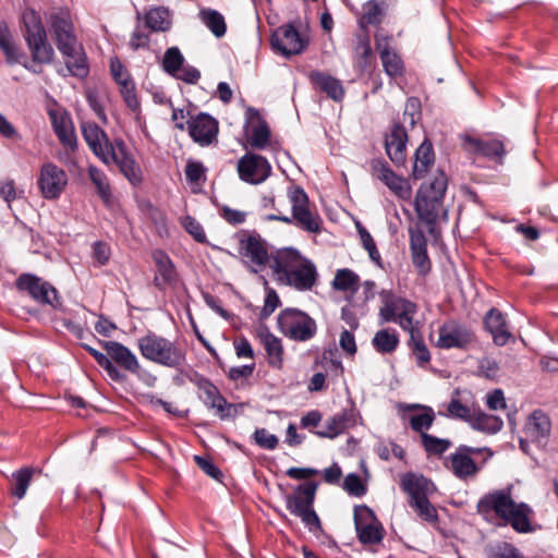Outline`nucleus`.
Here are the masks:
<instances>
[{
	"label": "nucleus",
	"instance_id": "31",
	"mask_svg": "<svg viewBox=\"0 0 558 558\" xmlns=\"http://www.w3.org/2000/svg\"><path fill=\"white\" fill-rule=\"evenodd\" d=\"M485 329L492 335L496 345H505L511 338L502 313L497 308H490L484 317Z\"/></svg>",
	"mask_w": 558,
	"mask_h": 558
},
{
	"label": "nucleus",
	"instance_id": "3",
	"mask_svg": "<svg viewBox=\"0 0 558 558\" xmlns=\"http://www.w3.org/2000/svg\"><path fill=\"white\" fill-rule=\"evenodd\" d=\"M476 511L486 521L497 517L509 524L518 533H530L533 531L531 515L533 510L524 502L517 504L510 489H498L485 494L476 505Z\"/></svg>",
	"mask_w": 558,
	"mask_h": 558
},
{
	"label": "nucleus",
	"instance_id": "8",
	"mask_svg": "<svg viewBox=\"0 0 558 558\" xmlns=\"http://www.w3.org/2000/svg\"><path fill=\"white\" fill-rule=\"evenodd\" d=\"M317 484L306 482L299 485L293 494L286 497V507L291 514L301 519L310 532L317 533L323 530L320 520L314 510Z\"/></svg>",
	"mask_w": 558,
	"mask_h": 558
},
{
	"label": "nucleus",
	"instance_id": "28",
	"mask_svg": "<svg viewBox=\"0 0 558 558\" xmlns=\"http://www.w3.org/2000/svg\"><path fill=\"white\" fill-rule=\"evenodd\" d=\"M357 417L353 409L344 410L332 417H329L324 425V428L314 432L320 438H336L349 428L356 425Z\"/></svg>",
	"mask_w": 558,
	"mask_h": 558
},
{
	"label": "nucleus",
	"instance_id": "63",
	"mask_svg": "<svg viewBox=\"0 0 558 558\" xmlns=\"http://www.w3.org/2000/svg\"><path fill=\"white\" fill-rule=\"evenodd\" d=\"M205 167L201 161L189 160L185 166V178L190 183H199L205 175Z\"/></svg>",
	"mask_w": 558,
	"mask_h": 558
},
{
	"label": "nucleus",
	"instance_id": "13",
	"mask_svg": "<svg viewBox=\"0 0 558 558\" xmlns=\"http://www.w3.org/2000/svg\"><path fill=\"white\" fill-rule=\"evenodd\" d=\"M369 174L385 184L400 199H411L412 187L409 180L398 175L384 158H373L369 161Z\"/></svg>",
	"mask_w": 558,
	"mask_h": 558
},
{
	"label": "nucleus",
	"instance_id": "53",
	"mask_svg": "<svg viewBox=\"0 0 558 558\" xmlns=\"http://www.w3.org/2000/svg\"><path fill=\"white\" fill-rule=\"evenodd\" d=\"M410 333V347L413 351V354L417 361L418 365L427 364L430 361V353L427 349L423 337L418 330V327L409 331Z\"/></svg>",
	"mask_w": 558,
	"mask_h": 558
},
{
	"label": "nucleus",
	"instance_id": "54",
	"mask_svg": "<svg viewBox=\"0 0 558 558\" xmlns=\"http://www.w3.org/2000/svg\"><path fill=\"white\" fill-rule=\"evenodd\" d=\"M184 63V57L181 50L177 47H170L166 50L162 60V70L170 76H175L180 72Z\"/></svg>",
	"mask_w": 558,
	"mask_h": 558
},
{
	"label": "nucleus",
	"instance_id": "23",
	"mask_svg": "<svg viewBox=\"0 0 558 558\" xmlns=\"http://www.w3.org/2000/svg\"><path fill=\"white\" fill-rule=\"evenodd\" d=\"M151 259L156 266L155 287L160 291L174 288L179 282V274L169 255L162 250H154Z\"/></svg>",
	"mask_w": 558,
	"mask_h": 558
},
{
	"label": "nucleus",
	"instance_id": "22",
	"mask_svg": "<svg viewBox=\"0 0 558 558\" xmlns=\"http://www.w3.org/2000/svg\"><path fill=\"white\" fill-rule=\"evenodd\" d=\"M461 140L464 149L469 153L483 156L498 163H502L507 154L504 142L498 138L484 140L465 134L461 136Z\"/></svg>",
	"mask_w": 558,
	"mask_h": 558
},
{
	"label": "nucleus",
	"instance_id": "11",
	"mask_svg": "<svg viewBox=\"0 0 558 558\" xmlns=\"http://www.w3.org/2000/svg\"><path fill=\"white\" fill-rule=\"evenodd\" d=\"M277 324L284 337L298 342L310 341L317 333L315 319L294 307L282 310L277 317Z\"/></svg>",
	"mask_w": 558,
	"mask_h": 558
},
{
	"label": "nucleus",
	"instance_id": "18",
	"mask_svg": "<svg viewBox=\"0 0 558 558\" xmlns=\"http://www.w3.org/2000/svg\"><path fill=\"white\" fill-rule=\"evenodd\" d=\"M446 191L447 175L442 170H438L429 182L421 184L414 198L413 209H437L441 207Z\"/></svg>",
	"mask_w": 558,
	"mask_h": 558
},
{
	"label": "nucleus",
	"instance_id": "41",
	"mask_svg": "<svg viewBox=\"0 0 558 558\" xmlns=\"http://www.w3.org/2000/svg\"><path fill=\"white\" fill-rule=\"evenodd\" d=\"M399 335L396 330L380 329L373 339L372 345L380 354H389L396 351L399 345Z\"/></svg>",
	"mask_w": 558,
	"mask_h": 558
},
{
	"label": "nucleus",
	"instance_id": "55",
	"mask_svg": "<svg viewBox=\"0 0 558 558\" xmlns=\"http://www.w3.org/2000/svg\"><path fill=\"white\" fill-rule=\"evenodd\" d=\"M182 227L198 243H207V236L203 226L193 217L186 215L182 218Z\"/></svg>",
	"mask_w": 558,
	"mask_h": 558
},
{
	"label": "nucleus",
	"instance_id": "62",
	"mask_svg": "<svg viewBox=\"0 0 558 558\" xmlns=\"http://www.w3.org/2000/svg\"><path fill=\"white\" fill-rule=\"evenodd\" d=\"M110 74L116 82V84H120L123 80H132V75L129 70L125 68L123 62L118 57H112L109 62Z\"/></svg>",
	"mask_w": 558,
	"mask_h": 558
},
{
	"label": "nucleus",
	"instance_id": "12",
	"mask_svg": "<svg viewBox=\"0 0 558 558\" xmlns=\"http://www.w3.org/2000/svg\"><path fill=\"white\" fill-rule=\"evenodd\" d=\"M271 48L286 57L291 58L306 50L308 39L303 37L293 23L277 27L269 38Z\"/></svg>",
	"mask_w": 558,
	"mask_h": 558
},
{
	"label": "nucleus",
	"instance_id": "56",
	"mask_svg": "<svg viewBox=\"0 0 558 558\" xmlns=\"http://www.w3.org/2000/svg\"><path fill=\"white\" fill-rule=\"evenodd\" d=\"M488 558H525L519 550L510 543H499L488 549Z\"/></svg>",
	"mask_w": 558,
	"mask_h": 558
},
{
	"label": "nucleus",
	"instance_id": "33",
	"mask_svg": "<svg viewBox=\"0 0 558 558\" xmlns=\"http://www.w3.org/2000/svg\"><path fill=\"white\" fill-rule=\"evenodd\" d=\"M70 74L77 78H85L89 74V64L87 54L82 45L75 44L71 46V50L61 53Z\"/></svg>",
	"mask_w": 558,
	"mask_h": 558
},
{
	"label": "nucleus",
	"instance_id": "37",
	"mask_svg": "<svg viewBox=\"0 0 558 558\" xmlns=\"http://www.w3.org/2000/svg\"><path fill=\"white\" fill-rule=\"evenodd\" d=\"M376 48L379 51L386 75L392 80L402 76L404 74V62L402 58L387 44L383 46L378 39L376 40Z\"/></svg>",
	"mask_w": 558,
	"mask_h": 558
},
{
	"label": "nucleus",
	"instance_id": "59",
	"mask_svg": "<svg viewBox=\"0 0 558 558\" xmlns=\"http://www.w3.org/2000/svg\"><path fill=\"white\" fill-rule=\"evenodd\" d=\"M415 215L417 217V222L414 230H422L424 232V229H426L429 233L435 232V225L436 220L438 218V211H415Z\"/></svg>",
	"mask_w": 558,
	"mask_h": 558
},
{
	"label": "nucleus",
	"instance_id": "43",
	"mask_svg": "<svg viewBox=\"0 0 558 558\" xmlns=\"http://www.w3.org/2000/svg\"><path fill=\"white\" fill-rule=\"evenodd\" d=\"M199 19L217 38H221L226 35L227 24L223 15L219 11L214 9H202L199 12Z\"/></svg>",
	"mask_w": 558,
	"mask_h": 558
},
{
	"label": "nucleus",
	"instance_id": "46",
	"mask_svg": "<svg viewBox=\"0 0 558 558\" xmlns=\"http://www.w3.org/2000/svg\"><path fill=\"white\" fill-rule=\"evenodd\" d=\"M384 11L377 0H368L363 4V14L359 20V26L367 33V26H377L381 23Z\"/></svg>",
	"mask_w": 558,
	"mask_h": 558
},
{
	"label": "nucleus",
	"instance_id": "29",
	"mask_svg": "<svg viewBox=\"0 0 558 558\" xmlns=\"http://www.w3.org/2000/svg\"><path fill=\"white\" fill-rule=\"evenodd\" d=\"M410 248L412 262L420 275L429 272L432 264L427 254V240L422 230L410 227Z\"/></svg>",
	"mask_w": 558,
	"mask_h": 558
},
{
	"label": "nucleus",
	"instance_id": "51",
	"mask_svg": "<svg viewBox=\"0 0 558 558\" xmlns=\"http://www.w3.org/2000/svg\"><path fill=\"white\" fill-rule=\"evenodd\" d=\"M83 347L95 359L98 365L101 366L107 372L108 376L112 380L121 381L124 379V375L110 361L108 354H105L87 344H84Z\"/></svg>",
	"mask_w": 558,
	"mask_h": 558
},
{
	"label": "nucleus",
	"instance_id": "52",
	"mask_svg": "<svg viewBox=\"0 0 558 558\" xmlns=\"http://www.w3.org/2000/svg\"><path fill=\"white\" fill-rule=\"evenodd\" d=\"M421 441L427 456L441 457L452 446L451 440L438 438L430 434H423Z\"/></svg>",
	"mask_w": 558,
	"mask_h": 558
},
{
	"label": "nucleus",
	"instance_id": "26",
	"mask_svg": "<svg viewBox=\"0 0 558 558\" xmlns=\"http://www.w3.org/2000/svg\"><path fill=\"white\" fill-rule=\"evenodd\" d=\"M551 432L549 416L542 410L533 411L525 423L524 433L526 437L539 446H546Z\"/></svg>",
	"mask_w": 558,
	"mask_h": 558
},
{
	"label": "nucleus",
	"instance_id": "44",
	"mask_svg": "<svg viewBox=\"0 0 558 558\" xmlns=\"http://www.w3.org/2000/svg\"><path fill=\"white\" fill-rule=\"evenodd\" d=\"M335 290L355 293L359 290L360 277L349 268L338 269L331 282Z\"/></svg>",
	"mask_w": 558,
	"mask_h": 558
},
{
	"label": "nucleus",
	"instance_id": "35",
	"mask_svg": "<svg viewBox=\"0 0 558 558\" xmlns=\"http://www.w3.org/2000/svg\"><path fill=\"white\" fill-rule=\"evenodd\" d=\"M254 119L258 120V125L254 126L252 130L250 144L256 149H264L270 141V129L267 122L260 117L259 111L253 107H248L246 109L245 126Z\"/></svg>",
	"mask_w": 558,
	"mask_h": 558
},
{
	"label": "nucleus",
	"instance_id": "49",
	"mask_svg": "<svg viewBox=\"0 0 558 558\" xmlns=\"http://www.w3.org/2000/svg\"><path fill=\"white\" fill-rule=\"evenodd\" d=\"M117 85L119 86V92L125 106L134 113L141 112V101L137 96L136 84L134 80L126 78Z\"/></svg>",
	"mask_w": 558,
	"mask_h": 558
},
{
	"label": "nucleus",
	"instance_id": "15",
	"mask_svg": "<svg viewBox=\"0 0 558 558\" xmlns=\"http://www.w3.org/2000/svg\"><path fill=\"white\" fill-rule=\"evenodd\" d=\"M187 125L189 135L202 147L210 146L217 142L219 124L217 119L207 112H199L191 117L185 123L175 122V128L183 131Z\"/></svg>",
	"mask_w": 558,
	"mask_h": 558
},
{
	"label": "nucleus",
	"instance_id": "30",
	"mask_svg": "<svg viewBox=\"0 0 558 558\" xmlns=\"http://www.w3.org/2000/svg\"><path fill=\"white\" fill-rule=\"evenodd\" d=\"M435 163V151L429 138H424L414 153L411 178L423 179Z\"/></svg>",
	"mask_w": 558,
	"mask_h": 558
},
{
	"label": "nucleus",
	"instance_id": "6",
	"mask_svg": "<svg viewBox=\"0 0 558 558\" xmlns=\"http://www.w3.org/2000/svg\"><path fill=\"white\" fill-rule=\"evenodd\" d=\"M24 24L23 37L34 63L49 64L53 61L54 50L48 41L47 32L40 15L34 9H27L22 14Z\"/></svg>",
	"mask_w": 558,
	"mask_h": 558
},
{
	"label": "nucleus",
	"instance_id": "32",
	"mask_svg": "<svg viewBox=\"0 0 558 558\" xmlns=\"http://www.w3.org/2000/svg\"><path fill=\"white\" fill-rule=\"evenodd\" d=\"M257 337L264 345L269 365L280 368L283 363V345L281 339L271 333L267 327H259Z\"/></svg>",
	"mask_w": 558,
	"mask_h": 558
},
{
	"label": "nucleus",
	"instance_id": "39",
	"mask_svg": "<svg viewBox=\"0 0 558 558\" xmlns=\"http://www.w3.org/2000/svg\"><path fill=\"white\" fill-rule=\"evenodd\" d=\"M410 408L418 411L408 416L411 428L420 433L421 437L423 434H428L427 430L433 426L435 421L434 410L430 407L420 404H413Z\"/></svg>",
	"mask_w": 558,
	"mask_h": 558
},
{
	"label": "nucleus",
	"instance_id": "7",
	"mask_svg": "<svg viewBox=\"0 0 558 558\" xmlns=\"http://www.w3.org/2000/svg\"><path fill=\"white\" fill-rule=\"evenodd\" d=\"M379 296L383 305L378 315L383 323H396L408 332L417 328L415 316L418 306L416 303L396 295L391 290L380 291Z\"/></svg>",
	"mask_w": 558,
	"mask_h": 558
},
{
	"label": "nucleus",
	"instance_id": "9",
	"mask_svg": "<svg viewBox=\"0 0 558 558\" xmlns=\"http://www.w3.org/2000/svg\"><path fill=\"white\" fill-rule=\"evenodd\" d=\"M238 253L243 263L257 274L272 263L268 243L256 231L241 230L236 233Z\"/></svg>",
	"mask_w": 558,
	"mask_h": 558
},
{
	"label": "nucleus",
	"instance_id": "34",
	"mask_svg": "<svg viewBox=\"0 0 558 558\" xmlns=\"http://www.w3.org/2000/svg\"><path fill=\"white\" fill-rule=\"evenodd\" d=\"M49 117L53 132L61 144L70 148H75L76 135L70 116L68 113L59 114L56 111H50Z\"/></svg>",
	"mask_w": 558,
	"mask_h": 558
},
{
	"label": "nucleus",
	"instance_id": "40",
	"mask_svg": "<svg viewBox=\"0 0 558 558\" xmlns=\"http://www.w3.org/2000/svg\"><path fill=\"white\" fill-rule=\"evenodd\" d=\"M474 429L482 430L489 434L499 432L504 422L496 415L486 414L480 410L473 409L471 417L468 422Z\"/></svg>",
	"mask_w": 558,
	"mask_h": 558
},
{
	"label": "nucleus",
	"instance_id": "14",
	"mask_svg": "<svg viewBox=\"0 0 558 558\" xmlns=\"http://www.w3.org/2000/svg\"><path fill=\"white\" fill-rule=\"evenodd\" d=\"M15 287L20 292L27 293L37 303L48 304L53 308H60L62 305L56 288L33 274L20 275L15 280Z\"/></svg>",
	"mask_w": 558,
	"mask_h": 558
},
{
	"label": "nucleus",
	"instance_id": "20",
	"mask_svg": "<svg viewBox=\"0 0 558 558\" xmlns=\"http://www.w3.org/2000/svg\"><path fill=\"white\" fill-rule=\"evenodd\" d=\"M239 178L250 184H260L271 174V165L262 155L246 153L238 161Z\"/></svg>",
	"mask_w": 558,
	"mask_h": 558
},
{
	"label": "nucleus",
	"instance_id": "58",
	"mask_svg": "<svg viewBox=\"0 0 558 558\" xmlns=\"http://www.w3.org/2000/svg\"><path fill=\"white\" fill-rule=\"evenodd\" d=\"M253 438L260 448L267 450L276 449L279 444L278 437L270 434L266 428H257L253 434Z\"/></svg>",
	"mask_w": 558,
	"mask_h": 558
},
{
	"label": "nucleus",
	"instance_id": "25",
	"mask_svg": "<svg viewBox=\"0 0 558 558\" xmlns=\"http://www.w3.org/2000/svg\"><path fill=\"white\" fill-rule=\"evenodd\" d=\"M307 78L315 90L326 94L328 98L336 102L343 100L345 90L341 81L337 77L318 70H313L308 73Z\"/></svg>",
	"mask_w": 558,
	"mask_h": 558
},
{
	"label": "nucleus",
	"instance_id": "24",
	"mask_svg": "<svg viewBox=\"0 0 558 558\" xmlns=\"http://www.w3.org/2000/svg\"><path fill=\"white\" fill-rule=\"evenodd\" d=\"M195 384L199 390V398L208 408L215 409L221 420L230 416L232 404L227 402L214 384L204 377L197 378Z\"/></svg>",
	"mask_w": 558,
	"mask_h": 558
},
{
	"label": "nucleus",
	"instance_id": "16",
	"mask_svg": "<svg viewBox=\"0 0 558 558\" xmlns=\"http://www.w3.org/2000/svg\"><path fill=\"white\" fill-rule=\"evenodd\" d=\"M49 28L60 53H66L71 46L78 44L74 24L68 9H59L49 15Z\"/></svg>",
	"mask_w": 558,
	"mask_h": 558
},
{
	"label": "nucleus",
	"instance_id": "5",
	"mask_svg": "<svg viewBox=\"0 0 558 558\" xmlns=\"http://www.w3.org/2000/svg\"><path fill=\"white\" fill-rule=\"evenodd\" d=\"M494 452L487 448L460 445L456 451L444 460V466L460 481H470L476 477L478 472Z\"/></svg>",
	"mask_w": 558,
	"mask_h": 558
},
{
	"label": "nucleus",
	"instance_id": "60",
	"mask_svg": "<svg viewBox=\"0 0 558 558\" xmlns=\"http://www.w3.org/2000/svg\"><path fill=\"white\" fill-rule=\"evenodd\" d=\"M343 488L350 495L355 497H362L366 494L365 485L362 483L361 477L355 473H350L345 476Z\"/></svg>",
	"mask_w": 558,
	"mask_h": 558
},
{
	"label": "nucleus",
	"instance_id": "64",
	"mask_svg": "<svg viewBox=\"0 0 558 558\" xmlns=\"http://www.w3.org/2000/svg\"><path fill=\"white\" fill-rule=\"evenodd\" d=\"M279 305L280 299L277 292L271 288H267L264 306L262 308V317L266 318L270 316Z\"/></svg>",
	"mask_w": 558,
	"mask_h": 558
},
{
	"label": "nucleus",
	"instance_id": "50",
	"mask_svg": "<svg viewBox=\"0 0 558 558\" xmlns=\"http://www.w3.org/2000/svg\"><path fill=\"white\" fill-rule=\"evenodd\" d=\"M473 409L474 408L463 403L459 399V391L456 390L451 400L447 404L446 413H442V415H446L451 418H458V420L469 422L471 414L473 412ZM439 414H441V412H439Z\"/></svg>",
	"mask_w": 558,
	"mask_h": 558
},
{
	"label": "nucleus",
	"instance_id": "36",
	"mask_svg": "<svg viewBox=\"0 0 558 558\" xmlns=\"http://www.w3.org/2000/svg\"><path fill=\"white\" fill-rule=\"evenodd\" d=\"M373 62V49L367 33L356 35V44L353 49L354 70L363 74L368 71Z\"/></svg>",
	"mask_w": 558,
	"mask_h": 558
},
{
	"label": "nucleus",
	"instance_id": "61",
	"mask_svg": "<svg viewBox=\"0 0 558 558\" xmlns=\"http://www.w3.org/2000/svg\"><path fill=\"white\" fill-rule=\"evenodd\" d=\"M399 142H408V133L402 123L393 122L390 134L385 138L386 150L395 147V144H398Z\"/></svg>",
	"mask_w": 558,
	"mask_h": 558
},
{
	"label": "nucleus",
	"instance_id": "57",
	"mask_svg": "<svg viewBox=\"0 0 558 558\" xmlns=\"http://www.w3.org/2000/svg\"><path fill=\"white\" fill-rule=\"evenodd\" d=\"M288 196L291 203V209H308V197L303 187L299 185L290 186Z\"/></svg>",
	"mask_w": 558,
	"mask_h": 558
},
{
	"label": "nucleus",
	"instance_id": "2",
	"mask_svg": "<svg viewBox=\"0 0 558 558\" xmlns=\"http://www.w3.org/2000/svg\"><path fill=\"white\" fill-rule=\"evenodd\" d=\"M270 269L279 284L300 292L313 290L318 282L319 275L314 262L293 247L278 250L272 256Z\"/></svg>",
	"mask_w": 558,
	"mask_h": 558
},
{
	"label": "nucleus",
	"instance_id": "38",
	"mask_svg": "<svg viewBox=\"0 0 558 558\" xmlns=\"http://www.w3.org/2000/svg\"><path fill=\"white\" fill-rule=\"evenodd\" d=\"M0 50L5 57V62L10 65L21 62V59H25V52L15 44L5 21H0Z\"/></svg>",
	"mask_w": 558,
	"mask_h": 558
},
{
	"label": "nucleus",
	"instance_id": "48",
	"mask_svg": "<svg viewBox=\"0 0 558 558\" xmlns=\"http://www.w3.org/2000/svg\"><path fill=\"white\" fill-rule=\"evenodd\" d=\"M295 215L294 226L311 233L322 231L323 219L317 211H292Z\"/></svg>",
	"mask_w": 558,
	"mask_h": 558
},
{
	"label": "nucleus",
	"instance_id": "47",
	"mask_svg": "<svg viewBox=\"0 0 558 558\" xmlns=\"http://www.w3.org/2000/svg\"><path fill=\"white\" fill-rule=\"evenodd\" d=\"M88 177L97 189L98 196L104 201L106 206H110L111 187L106 174L95 166L88 167Z\"/></svg>",
	"mask_w": 558,
	"mask_h": 558
},
{
	"label": "nucleus",
	"instance_id": "4",
	"mask_svg": "<svg viewBox=\"0 0 558 558\" xmlns=\"http://www.w3.org/2000/svg\"><path fill=\"white\" fill-rule=\"evenodd\" d=\"M137 348L145 360L168 368L180 369L186 363L182 347L153 331L137 339Z\"/></svg>",
	"mask_w": 558,
	"mask_h": 558
},
{
	"label": "nucleus",
	"instance_id": "10",
	"mask_svg": "<svg viewBox=\"0 0 558 558\" xmlns=\"http://www.w3.org/2000/svg\"><path fill=\"white\" fill-rule=\"evenodd\" d=\"M401 486L409 494V504L420 518L430 523L438 520L437 510L427 498V494L434 489V485L429 480L422 475L408 473L403 475Z\"/></svg>",
	"mask_w": 558,
	"mask_h": 558
},
{
	"label": "nucleus",
	"instance_id": "42",
	"mask_svg": "<svg viewBox=\"0 0 558 558\" xmlns=\"http://www.w3.org/2000/svg\"><path fill=\"white\" fill-rule=\"evenodd\" d=\"M145 25L151 32H167L171 27L169 10L163 7L150 9L145 14Z\"/></svg>",
	"mask_w": 558,
	"mask_h": 558
},
{
	"label": "nucleus",
	"instance_id": "27",
	"mask_svg": "<svg viewBox=\"0 0 558 558\" xmlns=\"http://www.w3.org/2000/svg\"><path fill=\"white\" fill-rule=\"evenodd\" d=\"M101 345L112 363H117L131 374L140 372L141 364L136 355L128 347L118 341H102Z\"/></svg>",
	"mask_w": 558,
	"mask_h": 558
},
{
	"label": "nucleus",
	"instance_id": "19",
	"mask_svg": "<svg viewBox=\"0 0 558 558\" xmlns=\"http://www.w3.org/2000/svg\"><path fill=\"white\" fill-rule=\"evenodd\" d=\"M474 341V332L468 326L456 320H449L439 327L436 347L444 350H464Z\"/></svg>",
	"mask_w": 558,
	"mask_h": 558
},
{
	"label": "nucleus",
	"instance_id": "21",
	"mask_svg": "<svg viewBox=\"0 0 558 558\" xmlns=\"http://www.w3.org/2000/svg\"><path fill=\"white\" fill-rule=\"evenodd\" d=\"M37 184L44 198L56 199L68 184V174L53 162H47L40 168Z\"/></svg>",
	"mask_w": 558,
	"mask_h": 558
},
{
	"label": "nucleus",
	"instance_id": "1",
	"mask_svg": "<svg viewBox=\"0 0 558 558\" xmlns=\"http://www.w3.org/2000/svg\"><path fill=\"white\" fill-rule=\"evenodd\" d=\"M82 135L90 150L105 165L116 163L131 185H142V168L123 138L116 137L110 142L106 132L95 122L83 123Z\"/></svg>",
	"mask_w": 558,
	"mask_h": 558
},
{
	"label": "nucleus",
	"instance_id": "17",
	"mask_svg": "<svg viewBox=\"0 0 558 558\" xmlns=\"http://www.w3.org/2000/svg\"><path fill=\"white\" fill-rule=\"evenodd\" d=\"M354 524L362 544H378L385 536V530L374 511L366 505L354 508Z\"/></svg>",
	"mask_w": 558,
	"mask_h": 558
},
{
	"label": "nucleus",
	"instance_id": "45",
	"mask_svg": "<svg viewBox=\"0 0 558 558\" xmlns=\"http://www.w3.org/2000/svg\"><path fill=\"white\" fill-rule=\"evenodd\" d=\"M34 473L33 468H22L12 473L10 492L14 497L22 499L25 496Z\"/></svg>",
	"mask_w": 558,
	"mask_h": 558
}]
</instances>
